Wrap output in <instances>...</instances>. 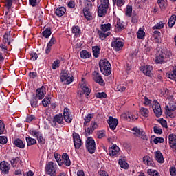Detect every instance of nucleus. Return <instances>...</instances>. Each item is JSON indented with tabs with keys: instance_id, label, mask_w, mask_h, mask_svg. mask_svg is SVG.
Segmentation results:
<instances>
[{
	"instance_id": "f257e3e1",
	"label": "nucleus",
	"mask_w": 176,
	"mask_h": 176,
	"mask_svg": "<svg viewBox=\"0 0 176 176\" xmlns=\"http://www.w3.org/2000/svg\"><path fill=\"white\" fill-rule=\"evenodd\" d=\"M99 67L103 75H105L106 76L111 75V72H112L111 66V63H109V61H108V60L107 59L100 60L99 62Z\"/></svg>"
},
{
	"instance_id": "f03ea898",
	"label": "nucleus",
	"mask_w": 176,
	"mask_h": 176,
	"mask_svg": "<svg viewBox=\"0 0 176 176\" xmlns=\"http://www.w3.org/2000/svg\"><path fill=\"white\" fill-rule=\"evenodd\" d=\"M100 30L98 31V34L99 35V38L102 41H104L105 38L111 35V23H108L107 24H103L100 26Z\"/></svg>"
},
{
	"instance_id": "7ed1b4c3",
	"label": "nucleus",
	"mask_w": 176,
	"mask_h": 176,
	"mask_svg": "<svg viewBox=\"0 0 176 176\" xmlns=\"http://www.w3.org/2000/svg\"><path fill=\"white\" fill-rule=\"evenodd\" d=\"M108 8H109V0H100V5L98 8L99 17H104L107 14Z\"/></svg>"
},
{
	"instance_id": "20e7f679",
	"label": "nucleus",
	"mask_w": 176,
	"mask_h": 176,
	"mask_svg": "<svg viewBox=\"0 0 176 176\" xmlns=\"http://www.w3.org/2000/svg\"><path fill=\"white\" fill-rule=\"evenodd\" d=\"M57 166L53 162H50L45 166V173L50 176L57 175Z\"/></svg>"
},
{
	"instance_id": "39448f33",
	"label": "nucleus",
	"mask_w": 176,
	"mask_h": 176,
	"mask_svg": "<svg viewBox=\"0 0 176 176\" xmlns=\"http://www.w3.org/2000/svg\"><path fill=\"white\" fill-rule=\"evenodd\" d=\"M85 146L89 153H91V155H93V153H95L96 142L94 141V139H93V138L90 137L87 139Z\"/></svg>"
},
{
	"instance_id": "423d86ee",
	"label": "nucleus",
	"mask_w": 176,
	"mask_h": 176,
	"mask_svg": "<svg viewBox=\"0 0 176 176\" xmlns=\"http://www.w3.org/2000/svg\"><path fill=\"white\" fill-rule=\"evenodd\" d=\"M166 113L169 118H174V111H176V102L170 100L165 107Z\"/></svg>"
},
{
	"instance_id": "0eeeda50",
	"label": "nucleus",
	"mask_w": 176,
	"mask_h": 176,
	"mask_svg": "<svg viewBox=\"0 0 176 176\" xmlns=\"http://www.w3.org/2000/svg\"><path fill=\"white\" fill-rule=\"evenodd\" d=\"M57 123L58 124H64V117L63 116V114H56L53 120L50 122L52 127H56V126H57Z\"/></svg>"
},
{
	"instance_id": "6e6552de",
	"label": "nucleus",
	"mask_w": 176,
	"mask_h": 176,
	"mask_svg": "<svg viewBox=\"0 0 176 176\" xmlns=\"http://www.w3.org/2000/svg\"><path fill=\"white\" fill-rule=\"evenodd\" d=\"M111 46L116 50V52H119V50H122L123 49V46H124V43H123V40L121 38H116L111 43Z\"/></svg>"
},
{
	"instance_id": "1a4fd4ad",
	"label": "nucleus",
	"mask_w": 176,
	"mask_h": 176,
	"mask_svg": "<svg viewBox=\"0 0 176 176\" xmlns=\"http://www.w3.org/2000/svg\"><path fill=\"white\" fill-rule=\"evenodd\" d=\"M73 141L75 149H80V148H82L83 142H82V139H80L79 134L76 133H73Z\"/></svg>"
},
{
	"instance_id": "9d476101",
	"label": "nucleus",
	"mask_w": 176,
	"mask_h": 176,
	"mask_svg": "<svg viewBox=\"0 0 176 176\" xmlns=\"http://www.w3.org/2000/svg\"><path fill=\"white\" fill-rule=\"evenodd\" d=\"M132 131H133V135L135 137H138V138L140 137L142 138V140H144L147 141L148 136H146V135L144 132V130L140 129L137 127H133L132 129Z\"/></svg>"
},
{
	"instance_id": "9b49d317",
	"label": "nucleus",
	"mask_w": 176,
	"mask_h": 176,
	"mask_svg": "<svg viewBox=\"0 0 176 176\" xmlns=\"http://www.w3.org/2000/svg\"><path fill=\"white\" fill-rule=\"evenodd\" d=\"M153 112L157 118H160L162 115V107L157 100H154L152 106Z\"/></svg>"
},
{
	"instance_id": "f8f14e48",
	"label": "nucleus",
	"mask_w": 176,
	"mask_h": 176,
	"mask_svg": "<svg viewBox=\"0 0 176 176\" xmlns=\"http://www.w3.org/2000/svg\"><path fill=\"white\" fill-rule=\"evenodd\" d=\"M109 154L111 157H116L120 155V148L114 144L109 148Z\"/></svg>"
},
{
	"instance_id": "ddd939ff",
	"label": "nucleus",
	"mask_w": 176,
	"mask_h": 176,
	"mask_svg": "<svg viewBox=\"0 0 176 176\" xmlns=\"http://www.w3.org/2000/svg\"><path fill=\"white\" fill-rule=\"evenodd\" d=\"M62 160L59 162V166H66V167H69L71 166V160H69V155L67 154V153H64L62 155Z\"/></svg>"
},
{
	"instance_id": "4468645a",
	"label": "nucleus",
	"mask_w": 176,
	"mask_h": 176,
	"mask_svg": "<svg viewBox=\"0 0 176 176\" xmlns=\"http://www.w3.org/2000/svg\"><path fill=\"white\" fill-rule=\"evenodd\" d=\"M92 78L96 83H99V85H104V80L98 72L94 71L92 74Z\"/></svg>"
},
{
	"instance_id": "2eb2a0df",
	"label": "nucleus",
	"mask_w": 176,
	"mask_h": 176,
	"mask_svg": "<svg viewBox=\"0 0 176 176\" xmlns=\"http://www.w3.org/2000/svg\"><path fill=\"white\" fill-rule=\"evenodd\" d=\"M0 170L3 174H9L10 170V164L5 161L0 163Z\"/></svg>"
},
{
	"instance_id": "dca6fc26",
	"label": "nucleus",
	"mask_w": 176,
	"mask_h": 176,
	"mask_svg": "<svg viewBox=\"0 0 176 176\" xmlns=\"http://www.w3.org/2000/svg\"><path fill=\"white\" fill-rule=\"evenodd\" d=\"M115 31L116 32H120L126 28V25L124 22H122L120 19H117L116 22L114 23Z\"/></svg>"
},
{
	"instance_id": "f3484780",
	"label": "nucleus",
	"mask_w": 176,
	"mask_h": 176,
	"mask_svg": "<svg viewBox=\"0 0 176 176\" xmlns=\"http://www.w3.org/2000/svg\"><path fill=\"white\" fill-rule=\"evenodd\" d=\"M107 123L111 130H115V129L118 127V124L119 123V122L118 121V119L113 118V117L110 116L109 118V120H107Z\"/></svg>"
},
{
	"instance_id": "a211bd4d",
	"label": "nucleus",
	"mask_w": 176,
	"mask_h": 176,
	"mask_svg": "<svg viewBox=\"0 0 176 176\" xmlns=\"http://www.w3.org/2000/svg\"><path fill=\"white\" fill-rule=\"evenodd\" d=\"M80 88H81V93H82L80 94V96H82V94H85V96H89L91 93V89L89 87V85H87V83L86 82H83L82 84H81Z\"/></svg>"
},
{
	"instance_id": "6ab92c4d",
	"label": "nucleus",
	"mask_w": 176,
	"mask_h": 176,
	"mask_svg": "<svg viewBox=\"0 0 176 176\" xmlns=\"http://www.w3.org/2000/svg\"><path fill=\"white\" fill-rule=\"evenodd\" d=\"M169 145L174 152H176V135L174 133L170 134L168 136Z\"/></svg>"
},
{
	"instance_id": "aec40b11",
	"label": "nucleus",
	"mask_w": 176,
	"mask_h": 176,
	"mask_svg": "<svg viewBox=\"0 0 176 176\" xmlns=\"http://www.w3.org/2000/svg\"><path fill=\"white\" fill-rule=\"evenodd\" d=\"M140 71L143 72L146 76H152V66L151 65H146V66H142L140 68Z\"/></svg>"
},
{
	"instance_id": "412c9836",
	"label": "nucleus",
	"mask_w": 176,
	"mask_h": 176,
	"mask_svg": "<svg viewBox=\"0 0 176 176\" xmlns=\"http://www.w3.org/2000/svg\"><path fill=\"white\" fill-rule=\"evenodd\" d=\"M36 96L38 100H42L46 96V88L42 86L41 88L37 89Z\"/></svg>"
},
{
	"instance_id": "4be33fe9",
	"label": "nucleus",
	"mask_w": 176,
	"mask_h": 176,
	"mask_svg": "<svg viewBox=\"0 0 176 176\" xmlns=\"http://www.w3.org/2000/svg\"><path fill=\"white\" fill-rule=\"evenodd\" d=\"M63 118L66 123H71L72 122V116L69 112V109L65 108L63 111Z\"/></svg>"
},
{
	"instance_id": "5701e85b",
	"label": "nucleus",
	"mask_w": 176,
	"mask_h": 176,
	"mask_svg": "<svg viewBox=\"0 0 176 176\" xmlns=\"http://www.w3.org/2000/svg\"><path fill=\"white\" fill-rule=\"evenodd\" d=\"M10 164L12 167H17L19 164H23V160L20 157H13L10 160Z\"/></svg>"
},
{
	"instance_id": "b1692460",
	"label": "nucleus",
	"mask_w": 176,
	"mask_h": 176,
	"mask_svg": "<svg viewBox=\"0 0 176 176\" xmlns=\"http://www.w3.org/2000/svg\"><path fill=\"white\" fill-rule=\"evenodd\" d=\"M164 58L167 60V58H170L171 56H173V53H171V50H168L167 48H164L160 52Z\"/></svg>"
},
{
	"instance_id": "393cba45",
	"label": "nucleus",
	"mask_w": 176,
	"mask_h": 176,
	"mask_svg": "<svg viewBox=\"0 0 176 176\" xmlns=\"http://www.w3.org/2000/svg\"><path fill=\"white\" fill-rule=\"evenodd\" d=\"M91 10H89L87 8H83V13L85 19L90 21V20H93V14H91Z\"/></svg>"
},
{
	"instance_id": "a878e982",
	"label": "nucleus",
	"mask_w": 176,
	"mask_h": 176,
	"mask_svg": "<svg viewBox=\"0 0 176 176\" xmlns=\"http://www.w3.org/2000/svg\"><path fill=\"white\" fill-rule=\"evenodd\" d=\"M124 118L128 120V122H131V120L138 119V113L135 112L134 114H124Z\"/></svg>"
},
{
	"instance_id": "bb28decb",
	"label": "nucleus",
	"mask_w": 176,
	"mask_h": 176,
	"mask_svg": "<svg viewBox=\"0 0 176 176\" xmlns=\"http://www.w3.org/2000/svg\"><path fill=\"white\" fill-rule=\"evenodd\" d=\"M166 76L171 79L172 80H175L176 82V66H174L172 70V72L166 73Z\"/></svg>"
},
{
	"instance_id": "cd10ccee",
	"label": "nucleus",
	"mask_w": 176,
	"mask_h": 176,
	"mask_svg": "<svg viewBox=\"0 0 176 176\" xmlns=\"http://www.w3.org/2000/svg\"><path fill=\"white\" fill-rule=\"evenodd\" d=\"M14 144L15 146L20 148L21 149H24V148H25V144H24V142H23V140H21L20 138L16 139Z\"/></svg>"
},
{
	"instance_id": "c85d7f7f",
	"label": "nucleus",
	"mask_w": 176,
	"mask_h": 176,
	"mask_svg": "<svg viewBox=\"0 0 176 176\" xmlns=\"http://www.w3.org/2000/svg\"><path fill=\"white\" fill-rule=\"evenodd\" d=\"M139 111L141 116H143V118H149V109L147 108L140 107Z\"/></svg>"
},
{
	"instance_id": "c756f323",
	"label": "nucleus",
	"mask_w": 176,
	"mask_h": 176,
	"mask_svg": "<svg viewBox=\"0 0 176 176\" xmlns=\"http://www.w3.org/2000/svg\"><path fill=\"white\" fill-rule=\"evenodd\" d=\"M65 12H67V10L65 9V8L59 7L56 10L55 14L58 17H61L62 16H64V14H65Z\"/></svg>"
},
{
	"instance_id": "7c9ffc66",
	"label": "nucleus",
	"mask_w": 176,
	"mask_h": 176,
	"mask_svg": "<svg viewBox=\"0 0 176 176\" xmlns=\"http://www.w3.org/2000/svg\"><path fill=\"white\" fill-rule=\"evenodd\" d=\"M94 118V113H89L84 118V126H89L91 120Z\"/></svg>"
},
{
	"instance_id": "2f4dec72",
	"label": "nucleus",
	"mask_w": 176,
	"mask_h": 176,
	"mask_svg": "<svg viewBox=\"0 0 176 176\" xmlns=\"http://www.w3.org/2000/svg\"><path fill=\"white\" fill-rule=\"evenodd\" d=\"M166 61H167L166 58L160 52V54L156 56L155 63L157 64H162L163 63H166Z\"/></svg>"
},
{
	"instance_id": "473e14b6",
	"label": "nucleus",
	"mask_w": 176,
	"mask_h": 176,
	"mask_svg": "<svg viewBox=\"0 0 176 176\" xmlns=\"http://www.w3.org/2000/svg\"><path fill=\"white\" fill-rule=\"evenodd\" d=\"M155 160L158 163H164V158L162 152L157 151L155 152Z\"/></svg>"
},
{
	"instance_id": "72a5a7b5",
	"label": "nucleus",
	"mask_w": 176,
	"mask_h": 176,
	"mask_svg": "<svg viewBox=\"0 0 176 176\" xmlns=\"http://www.w3.org/2000/svg\"><path fill=\"white\" fill-rule=\"evenodd\" d=\"M18 1L19 0H6L4 3L5 7L9 10L12 8V5H13V3H17Z\"/></svg>"
},
{
	"instance_id": "f704fd0d",
	"label": "nucleus",
	"mask_w": 176,
	"mask_h": 176,
	"mask_svg": "<svg viewBox=\"0 0 176 176\" xmlns=\"http://www.w3.org/2000/svg\"><path fill=\"white\" fill-rule=\"evenodd\" d=\"M175 21H176V15L175 14L171 15V16L169 18V20H168V27L170 28H173V27H174V24H175Z\"/></svg>"
},
{
	"instance_id": "c9c22d12",
	"label": "nucleus",
	"mask_w": 176,
	"mask_h": 176,
	"mask_svg": "<svg viewBox=\"0 0 176 176\" xmlns=\"http://www.w3.org/2000/svg\"><path fill=\"white\" fill-rule=\"evenodd\" d=\"M81 58H90L91 57V54L87 52V50H84L80 53Z\"/></svg>"
},
{
	"instance_id": "e433bc0d",
	"label": "nucleus",
	"mask_w": 176,
	"mask_h": 176,
	"mask_svg": "<svg viewBox=\"0 0 176 176\" xmlns=\"http://www.w3.org/2000/svg\"><path fill=\"white\" fill-rule=\"evenodd\" d=\"M72 32L74 34V36H80V29L79 28V26H73Z\"/></svg>"
},
{
	"instance_id": "4c0bfd02",
	"label": "nucleus",
	"mask_w": 176,
	"mask_h": 176,
	"mask_svg": "<svg viewBox=\"0 0 176 176\" xmlns=\"http://www.w3.org/2000/svg\"><path fill=\"white\" fill-rule=\"evenodd\" d=\"M143 163L146 164L147 166H153V163H152V160H151V157L146 155L143 157Z\"/></svg>"
},
{
	"instance_id": "58836bf2",
	"label": "nucleus",
	"mask_w": 176,
	"mask_h": 176,
	"mask_svg": "<svg viewBox=\"0 0 176 176\" xmlns=\"http://www.w3.org/2000/svg\"><path fill=\"white\" fill-rule=\"evenodd\" d=\"M26 142H27L28 146H31L36 144V140L30 137L29 138L26 137Z\"/></svg>"
},
{
	"instance_id": "ea45409f",
	"label": "nucleus",
	"mask_w": 176,
	"mask_h": 176,
	"mask_svg": "<svg viewBox=\"0 0 176 176\" xmlns=\"http://www.w3.org/2000/svg\"><path fill=\"white\" fill-rule=\"evenodd\" d=\"M30 104L32 108H38V98L36 96L32 97L30 100Z\"/></svg>"
},
{
	"instance_id": "a19ab883",
	"label": "nucleus",
	"mask_w": 176,
	"mask_h": 176,
	"mask_svg": "<svg viewBox=\"0 0 176 176\" xmlns=\"http://www.w3.org/2000/svg\"><path fill=\"white\" fill-rule=\"evenodd\" d=\"M118 164L122 168H124L125 170H127V168H129V164H127L126 161L123 159L120 160Z\"/></svg>"
},
{
	"instance_id": "79ce46f5",
	"label": "nucleus",
	"mask_w": 176,
	"mask_h": 176,
	"mask_svg": "<svg viewBox=\"0 0 176 176\" xmlns=\"http://www.w3.org/2000/svg\"><path fill=\"white\" fill-rule=\"evenodd\" d=\"M94 56L96 58L100 56V47L94 46L92 47Z\"/></svg>"
},
{
	"instance_id": "37998d69",
	"label": "nucleus",
	"mask_w": 176,
	"mask_h": 176,
	"mask_svg": "<svg viewBox=\"0 0 176 176\" xmlns=\"http://www.w3.org/2000/svg\"><path fill=\"white\" fill-rule=\"evenodd\" d=\"M42 35L44 38H49L50 35H52V30L50 28H46L45 31L42 32Z\"/></svg>"
},
{
	"instance_id": "c03bdc74",
	"label": "nucleus",
	"mask_w": 176,
	"mask_h": 176,
	"mask_svg": "<svg viewBox=\"0 0 176 176\" xmlns=\"http://www.w3.org/2000/svg\"><path fill=\"white\" fill-rule=\"evenodd\" d=\"M133 13V7L131 6H127L126 8L125 14L128 17H131Z\"/></svg>"
},
{
	"instance_id": "a18cd8bd",
	"label": "nucleus",
	"mask_w": 176,
	"mask_h": 176,
	"mask_svg": "<svg viewBox=\"0 0 176 176\" xmlns=\"http://www.w3.org/2000/svg\"><path fill=\"white\" fill-rule=\"evenodd\" d=\"M116 91H120L121 93L126 91V87L119 85H116L114 87Z\"/></svg>"
},
{
	"instance_id": "49530a36",
	"label": "nucleus",
	"mask_w": 176,
	"mask_h": 176,
	"mask_svg": "<svg viewBox=\"0 0 176 176\" xmlns=\"http://www.w3.org/2000/svg\"><path fill=\"white\" fill-rule=\"evenodd\" d=\"M164 24H166L164 22L160 21L153 27V30H162L164 27Z\"/></svg>"
},
{
	"instance_id": "de8ad7c7",
	"label": "nucleus",
	"mask_w": 176,
	"mask_h": 176,
	"mask_svg": "<svg viewBox=\"0 0 176 176\" xmlns=\"http://www.w3.org/2000/svg\"><path fill=\"white\" fill-rule=\"evenodd\" d=\"M147 173L150 176H160V174H159V172H157V170H153V169H148L147 170Z\"/></svg>"
},
{
	"instance_id": "09e8293b",
	"label": "nucleus",
	"mask_w": 176,
	"mask_h": 176,
	"mask_svg": "<svg viewBox=\"0 0 176 176\" xmlns=\"http://www.w3.org/2000/svg\"><path fill=\"white\" fill-rule=\"evenodd\" d=\"M6 21L8 24H12L13 21H14V15L13 14H10L6 16Z\"/></svg>"
},
{
	"instance_id": "8fccbe9b",
	"label": "nucleus",
	"mask_w": 176,
	"mask_h": 176,
	"mask_svg": "<svg viewBox=\"0 0 176 176\" xmlns=\"http://www.w3.org/2000/svg\"><path fill=\"white\" fill-rule=\"evenodd\" d=\"M137 36L138 39H144V36H145V32H144L142 29H140L137 32Z\"/></svg>"
},
{
	"instance_id": "3c124183",
	"label": "nucleus",
	"mask_w": 176,
	"mask_h": 176,
	"mask_svg": "<svg viewBox=\"0 0 176 176\" xmlns=\"http://www.w3.org/2000/svg\"><path fill=\"white\" fill-rule=\"evenodd\" d=\"M126 1L124 0H113V4L117 5V6H123Z\"/></svg>"
},
{
	"instance_id": "603ef678",
	"label": "nucleus",
	"mask_w": 176,
	"mask_h": 176,
	"mask_svg": "<svg viewBox=\"0 0 176 176\" xmlns=\"http://www.w3.org/2000/svg\"><path fill=\"white\" fill-rule=\"evenodd\" d=\"M143 104L145 107H149V105L152 104V100H150L148 97L145 96Z\"/></svg>"
},
{
	"instance_id": "864d4df0",
	"label": "nucleus",
	"mask_w": 176,
	"mask_h": 176,
	"mask_svg": "<svg viewBox=\"0 0 176 176\" xmlns=\"http://www.w3.org/2000/svg\"><path fill=\"white\" fill-rule=\"evenodd\" d=\"M42 104L43 107H47V105H50V97H46L45 98L43 101Z\"/></svg>"
},
{
	"instance_id": "5fc2aeb1",
	"label": "nucleus",
	"mask_w": 176,
	"mask_h": 176,
	"mask_svg": "<svg viewBox=\"0 0 176 176\" xmlns=\"http://www.w3.org/2000/svg\"><path fill=\"white\" fill-rule=\"evenodd\" d=\"M3 40L6 43L10 45V34L9 33H6L3 36Z\"/></svg>"
},
{
	"instance_id": "6e6d98bb",
	"label": "nucleus",
	"mask_w": 176,
	"mask_h": 176,
	"mask_svg": "<svg viewBox=\"0 0 176 176\" xmlns=\"http://www.w3.org/2000/svg\"><path fill=\"white\" fill-rule=\"evenodd\" d=\"M92 6H93V3H91V1L89 0H85L84 9L91 10Z\"/></svg>"
},
{
	"instance_id": "4d7b16f0",
	"label": "nucleus",
	"mask_w": 176,
	"mask_h": 176,
	"mask_svg": "<svg viewBox=\"0 0 176 176\" xmlns=\"http://www.w3.org/2000/svg\"><path fill=\"white\" fill-rule=\"evenodd\" d=\"M138 14L133 13L132 15L131 23H133V24H137V23H138Z\"/></svg>"
},
{
	"instance_id": "13d9d810",
	"label": "nucleus",
	"mask_w": 176,
	"mask_h": 176,
	"mask_svg": "<svg viewBox=\"0 0 176 176\" xmlns=\"http://www.w3.org/2000/svg\"><path fill=\"white\" fill-rule=\"evenodd\" d=\"M72 82H74V76H69L66 78V80L63 81V83H65V85H69L72 83Z\"/></svg>"
},
{
	"instance_id": "bf43d9fd",
	"label": "nucleus",
	"mask_w": 176,
	"mask_h": 176,
	"mask_svg": "<svg viewBox=\"0 0 176 176\" xmlns=\"http://www.w3.org/2000/svg\"><path fill=\"white\" fill-rule=\"evenodd\" d=\"M5 133V124L3 120H0V135Z\"/></svg>"
},
{
	"instance_id": "052dcab7",
	"label": "nucleus",
	"mask_w": 176,
	"mask_h": 176,
	"mask_svg": "<svg viewBox=\"0 0 176 176\" xmlns=\"http://www.w3.org/2000/svg\"><path fill=\"white\" fill-rule=\"evenodd\" d=\"M60 60H56L54 61V63H52V69H57V68H58V67H60Z\"/></svg>"
},
{
	"instance_id": "680f3d73",
	"label": "nucleus",
	"mask_w": 176,
	"mask_h": 176,
	"mask_svg": "<svg viewBox=\"0 0 176 176\" xmlns=\"http://www.w3.org/2000/svg\"><path fill=\"white\" fill-rule=\"evenodd\" d=\"M154 144H155L157 145V144H159V142L160 144H163V142H164V138H155L153 140Z\"/></svg>"
},
{
	"instance_id": "e2e57ef3",
	"label": "nucleus",
	"mask_w": 176,
	"mask_h": 176,
	"mask_svg": "<svg viewBox=\"0 0 176 176\" xmlns=\"http://www.w3.org/2000/svg\"><path fill=\"white\" fill-rule=\"evenodd\" d=\"M0 144H1V145L8 144V138L6 136H0Z\"/></svg>"
},
{
	"instance_id": "0e129e2a",
	"label": "nucleus",
	"mask_w": 176,
	"mask_h": 176,
	"mask_svg": "<svg viewBox=\"0 0 176 176\" xmlns=\"http://www.w3.org/2000/svg\"><path fill=\"white\" fill-rule=\"evenodd\" d=\"M97 98H107V94L105 92H98L96 94Z\"/></svg>"
},
{
	"instance_id": "69168bd1",
	"label": "nucleus",
	"mask_w": 176,
	"mask_h": 176,
	"mask_svg": "<svg viewBox=\"0 0 176 176\" xmlns=\"http://www.w3.org/2000/svg\"><path fill=\"white\" fill-rule=\"evenodd\" d=\"M159 123H160L161 126L164 127L165 129H167V121L166 120L161 118L158 120Z\"/></svg>"
},
{
	"instance_id": "338daca9",
	"label": "nucleus",
	"mask_w": 176,
	"mask_h": 176,
	"mask_svg": "<svg viewBox=\"0 0 176 176\" xmlns=\"http://www.w3.org/2000/svg\"><path fill=\"white\" fill-rule=\"evenodd\" d=\"M98 138L101 139L103 137H105V131H98L97 133Z\"/></svg>"
},
{
	"instance_id": "774afa93",
	"label": "nucleus",
	"mask_w": 176,
	"mask_h": 176,
	"mask_svg": "<svg viewBox=\"0 0 176 176\" xmlns=\"http://www.w3.org/2000/svg\"><path fill=\"white\" fill-rule=\"evenodd\" d=\"M170 174L171 176H176V168L175 167L173 166L171 168H170Z\"/></svg>"
}]
</instances>
